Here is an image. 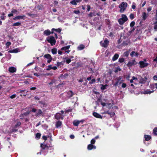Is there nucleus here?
Wrapping results in <instances>:
<instances>
[{"label": "nucleus", "instance_id": "nucleus-1", "mask_svg": "<svg viewBox=\"0 0 157 157\" xmlns=\"http://www.w3.org/2000/svg\"><path fill=\"white\" fill-rule=\"evenodd\" d=\"M47 41L50 43L52 46L55 45L56 43V41L55 37L52 36H48L46 38Z\"/></svg>", "mask_w": 157, "mask_h": 157}, {"label": "nucleus", "instance_id": "nucleus-2", "mask_svg": "<svg viewBox=\"0 0 157 157\" xmlns=\"http://www.w3.org/2000/svg\"><path fill=\"white\" fill-rule=\"evenodd\" d=\"M128 6V4L126 2H122L119 6L120 9V12L123 13L126 9Z\"/></svg>", "mask_w": 157, "mask_h": 157}, {"label": "nucleus", "instance_id": "nucleus-3", "mask_svg": "<svg viewBox=\"0 0 157 157\" xmlns=\"http://www.w3.org/2000/svg\"><path fill=\"white\" fill-rule=\"evenodd\" d=\"M44 57L45 58L48 59V60L47 61V62L48 63H50L51 62L52 59L51 56L49 54H45L44 55Z\"/></svg>", "mask_w": 157, "mask_h": 157}, {"label": "nucleus", "instance_id": "nucleus-4", "mask_svg": "<svg viewBox=\"0 0 157 157\" xmlns=\"http://www.w3.org/2000/svg\"><path fill=\"white\" fill-rule=\"evenodd\" d=\"M139 64L140 65V67L141 68H143L147 67L149 64L148 63H144V62L143 61L139 62Z\"/></svg>", "mask_w": 157, "mask_h": 157}, {"label": "nucleus", "instance_id": "nucleus-5", "mask_svg": "<svg viewBox=\"0 0 157 157\" xmlns=\"http://www.w3.org/2000/svg\"><path fill=\"white\" fill-rule=\"evenodd\" d=\"M136 63L135 60L134 59L132 60L131 61H129L127 65L128 67H131L132 65L136 64Z\"/></svg>", "mask_w": 157, "mask_h": 157}, {"label": "nucleus", "instance_id": "nucleus-6", "mask_svg": "<svg viewBox=\"0 0 157 157\" xmlns=\"http://www.w3.org/2000/svg\"><path fill=\"white\" fill-rule=\"evenodd\" d=\"M40 147L42 148V150H48L49 149L50 147L48 146L46 144H40Z\"/></svg>", "mask_w": 157, "mask_h": 157}, {"label": "nucleus", "instance_id": "nucleus-7", "mask_svg": "<svg viewBox=\"0 0 157 157\" xmlns=\"http://www.w3.org/2000/svg\"><path fill=\"white\" fill-rule=\"evenodd\" d=\"M84 121V120H81L80 121L76 120H75L73 122V125L75 126H78L80 122L83 123Z\"/></svg>", "mask_w": 157, "mask_h": 157}, {"label": "nucleus", "instance_id": "nucleus-8", "mask_svg": "<svg viewBox=\"0 0 157 157\" xmlns=\"http://www.w3.org/2000/svg\"><path fill=\"white\" fill-rule=\"evenodd\" d=\"M93 115L97 118L102 119L103 117L99 114L97 112H94L93 113Z\"/></svg>", "mask_w": 157, "mask_h": 157}, {"label": "nucleus", "instance_id": "nucleus-9", "mask_svg": "<svg viewBox=\"0 0 157 157\" xmlns=\"http://www.w3.org/2000/svg\"><path fill=\"white\" fill-rule=\"evenodd\" d=\"M9 71L11 73H14L16 71V68L13 67H10L9 68Z\"/></svg>", "mask_w": 157, "mask_h": 157}, {"label": "nucleus", "instance_id": "nucleus-10", "mask_svg": "<svg viewBox=\"0 0 157 157\" xmlns=\"http://www.w3.org/2000/svg\"><path fill=\"white\" fill-rule=\"evenodd\" d=\"M61 114L59 113H57L55 115V118L57 120H59L61 118V119H63V117L61 116Z\"/></svg>", "mask_w": 157, "mask_h": 157}, {"label": "nucleus", "instance_id": "nucleus-11", "mask_svg": "<svg viewBox=\"0 0 157 157\" xmlns=\"http://www.w3.org/2000/svg\"><path fill=\"white\" fill-rule=\"evenodd\" d=\"M121 77L119 76L118 78H116V81L114 84V86H117L118 85L119 82L121 81Z\"/></svg>", "mask_w": 157, "mask_h": 157}, {"label": "nucleus", "instance_id": "nucleus-12", "mask_svg": "<svg viewBox=\"0 0 157 157\" xmlns=\"http://www.w3.org/2000/svg\"><path fill=\"white\" fill-rule=\"evenodd\" d=\"M53 32L52 31L51 32L49 29L45 30L44 32V34L46 35V36L49 35L51 33L53 34Z\"/></svg>", "mask_w": 157, "mask_h": 157}, {"label": "nucleus", "instance_id": "nucleus-13", "mask_svg": "<svg viewBox=\"0 0 157 157\" xmlns=\"http://www.w3.org/2000/svg\"><path fill=\"white\" fill-rule=\"evenodd\" d=\"M109 43V41L107 40H105L104 43L102 44V46L105 48L107 47Z\"/></svg>", "mask_w": 157, "mask_h": 157}, {"label": "nucleus", "instance_id": "nucleus-14", "mask_svg": "<svg viewBox=\"0 0 157 157\" xmlns=\"http://www.w3.org/2000/svg\"><path fill=\"white\" fill-rule=\"evenodd\" d=\"M96 146L91 144H89L87 146V149L88 150H90L93 149H95Z\"/></svg>", "mask_w": 157, "mask_h": 157}, {"label": "nucleus", "instance_id": "nucleus-15", "mask_svg": "<svg viewBox=\"0 0 157 157\" xmlns=\"http://www.w3.org/2000/svg\"><path fill=\"white\" fill-rule=\"evenodd\" d=\"M25 17V15H23L22 16H18L15 17L13 18V20H19L20 19H23L24 18V17Z\"/></svg>", "mask_w": 157, "mask_h": 157}, {"label": "nucleus", "instance_id": "nucleus-16", "mask_svg": "<svg viewBox=\"0 0 157 157\" xmlns=\"http://www.w3.org/2000/svg\"><path fill=\"white\" fill-rule=\"evenodd\" d=\"M43 113V112L42 110L40 109H39L37 110L36 116H39L42 115Z\"/></svg>", "mask_w": 157, "mask_h": 157}, {"label": "nucleus", "instance_id": "nucleus-17", "mask_svg": "<svg viewBox=\"0 0 157 157\" xmlns=\"http://www.w3.org/2000/svg\"><path fill=\"white\" fill-rule=\"evenodd\" d=\"M148 14H146L145 12H143L142 13V19L144 21L148 17Z\"/></svg>", "mask_w": 157, "mask_h": 157}, {"label": "nucleus", "instance_id": "nucleus-18", "mask_svg": "<svg viewBox=\"0 0 157 157\" xmlns=\"http://www.w3.org/2000/svg\"><path fill=\"white\" fill-rule=\"evenodd\" d=\"M150 87L151 89L153 90L155 88L157 89V83L151 84L150 85Z\"/></svg>", "mask_w": 157, "mask_h": 157}, {"label": "nucleus", "instance_id": "nucleus-19", "mask_svg": "<svg viewBox=\"0 0 157 157\" xmlns=\"http://www.w3.org/2000/svg\"><path fill=\"white\" fill-rule=\"evenodd\" d=\"M139 55V54L137 52H135V51H132L130 53V56L132 57H133V56L138 57Z\"/></svg>", "mask_w": 157, "mask_h": 157}, {"label": "nucleus", "instance_id": "nucleus-20", "mask_svg": "<svg viewBox=\"0 0 157 157\" xmlns=\"http://www.w3.org/2000/svg\"><path fill=\"white\" fill-rule=\"evenodd\" d=\"M62 124V122L60 121H59L56 123V128H58Z\"/></svg>", "mask_w": 157, "mask_h": 157}, {"label": "nucleus", "instance_id": "nucleus-21", "mask_svg": "<svg viewBox=\"0 0 157 157\" xmlns=\"http://www.w3.org/2000/svg\"><path fill=\"white\" fill-rule=\"evenodd\" d=\"M121 19H122V20L124 21V22L128 20V18L126 16L125 14H122V18Z\"/></svg>", "mask_w": 157, "mask_h": 157}, {"label": "nucleus", "instance_id": "nucleus-22", "mask_svg": "<svg viewBox=\"0 0 157 157\" xmlns=\"http://www.w3.org/2000/svg\"><path fill=\"white\" fill-rule=\"evenodd\" d=\"M144 138H145V140L147 141H148L151 139V136L148 135H145L144 136Z\"/></svg>", "mask_w": 157, "mask_h": 157}, {"label": "nucleus", "instance_id": "nucleus-23", "mask_svg": "<svg viewBox=\"0 0 157 157\" xmlns=\"http://www.w3.org/2000/svg\"><path fill=\"white\" fill-rule=\"evenodd\" d=\"M30 113V112L28 111L27 112L24 113L23 114H21L20 115V117H23L24 116H26L29 115Z\"/></svg>", "mask_w": 157, "mask_h": 157}, {"label": "nucleus", "instance_id": "nucleus-24", "mask_svg": "<svg viewBox=\"0 0 157 157\" xmlns=\"http://www.w3.org/2000/svg\"><path fill=\"white\" fill-rule=\"evenodd\" d=\"M52 32H53L54 31H55L56 32H58L59 33H60L62 30L60 28H59L58 29H55V28H53L52 29Z\"/></svg>", "mask_w": 157, "mask_h": 157}, {"label": "nucleus", "instance_id": "nucleus-25", "mask_svg": "<svg viewBox=\"0 0 157 157\" xmlns=\"http://www.w3.org/2000/svg\"><path fill=\"white\" fill-rule=\"evenodd\" d=\"M67 94L69 95V98H71L73 96V95H74V94L71 90L68 91L67 93Z\"/></svg>", "mask_w": 157, "mask_h": 157}, {"label": "nucleus", "instance_id": "nucleus-26", "mask_svg": "<svg viewBox=\"0 0 157 157\" xmlns=\"http://www.w3.org/2000/svg\"><path fill=\"white\" fill-rule=\"evenodd\" d=\"M119 57V55L117 54H115L112 58V60L113 61L116 60Z\"/></svg>", "mask_w": 157, "mask_h": 157}, {"label": "nucleus", "instance_id": "nucleus-27", "mask_svg": "<svg viewBox=\"0 0 157 157\" xmlns=\"http://www.w3.org/2000/svg\"><path fill=\"white\" fill-rule=\"evenodd\" d=\"M70 45L67 46H66L62 48L61 50H62V51H63V50L66 51V50L70 48Z\"/></svg>", "mask_w": 157, "mask_h": 157}, {"label": "nucleus", "instance_id": "nucleus-28", "mask_svg": "<svg viewBox=\"0 0 157 157\" xmlns=\"http://www.w3.org/2000/svg\"><path fill=\"white\" fill-rule=\"evenodd\" d=\"M153 133L155 136L157 135V127H155L154 128Z\"/></svg>", "mask_w": 157, "mask_h": 157}, {"label": "nucleus", "instance_id": "nucleus-29", "mask_svg": "<svg viewBox=\"0 0 157 157\" xmlns=\"http://www.w3.org/2000/svg\"><path fill=\"white\" fill-rule=\"evenodd\" d=\"M85 48V46L83 44H80L78 47V49L79 50H81Z\"/></svg>", "mask_w": 157, "mask_h": 157}, {"label": "nucleus", "instance_id": "nucleus-30", "mask_svg": "<svg viewBox=\"0 0 157 157\" xmlns=\"http://www.w3.org/2000/svg\"><path fill=\"white\" fill-rule=\"evenodd\" d=\"M41 134L39 133H37L36 134V139L38 140L40 138Z\"/></svg>", "mask_w": 157, "mask_h": 157}, {"label": "nucleus", "instance_id": "nucleus-31", "mask_svg": "<svg viewBox=\"0 0 157 157\" xmlns=\"http://www.w3.org/2000/svg\"><path fill=\"white\" fill-rule=\"evenodd\" d=\"M21 123L20 121H18L17 122L16 124L15 125L14 128H16L17 127L20 126L21 125Z\"/></svg>", "mask_w": 157, "mask_h": 157}, {"label": "nucleus", "instance_id": "nucleus-32", "mask_svg": "<svg viewBox=\"0 0 157 157\" xmlns=\"http://www.w3.org/2000/svg\"><path fill=\"white\" fill-rule=\"evenodd\" d=\"M118 22L120 25H123L124 23V21L122 19L120 18L118 19Z\"/></svg>", "mask_w": 157, "mask_h": 157}, {"label": "nucleus", "instance_id": "nucleus-33", "mask_svg": "<svg viewBox=\"0 0 157 157\" xmlns=\"http://www.w3.org/2000/svg\"><path fill=\"white\" fill-rule=\"evenodd\" d=\"M57 49L56 48H54L52 49V52L53 54H55L57 53Z\"/></svg>", "mask_w": 157, "mask_h": 157}, {"label": "nucleus", "instance_id": "nucleus-34", "mask_svg": "<svg viewBox=\"0 0 157 157\" xmlns=\"http://www.w3.org/2000/svg\"><path fill=\"white\" fill-rule=\"evenodd\" d=\"M146 82V81L144 79V78L141 77L140 79L139 82L141 83H144Z\"/></svg>", "mask_w": 157, "mask_h": 157}, {"label": "nucleus", "instance_id": "nucleus-35", "mask_svg": "<svg viewBox=\"0 0 157 157\" xmlns=\"http://www.w3.org/2000/svg\"><path fill=\"white\" fill-rule=\"evenodd\" d=\"M21 22H17L15 23H14L13 24V26H20L21 25Z\"/></svg>", "mask_w": 157, "mask_h": 157}, {"label": "nucleus", "instance_id": "nucleus-36", "mask_svg": "<svg viewBox=\"0 0 157 157\" xmlns=\"http://www.w3.org/2000/svg\"><path fill=\"white\" fill-rule=\"evenodd\" d=\"M70 3L72 5H77V3L75 0H73L71 1Z\"/></svg>", "mask_w": 157, "mask_h": 157}, {"label": "nucleus", "instance_id": "nucleus-37", "mask_svg": "<svg viewBox=\"0 0 157 157\" xmlns=\"http://www.w3.org/2000/svg\"><path fill=\"white\" fill-rule=\"evenodd\" d=\"M153 91H150V90H147L144 91V94H149L153 92Z\"/></svg>", "mask_w": 157, "mask_h": 157}, {"label": "nucleus", "instance_id": "nucleus-38", "mask_svg": "<svg viewBox=\"0 0 157 157\" xmlns=\"http://www.w3.org/2000/svg\"><path fill=\"white\" fill-rule=\"evenodd\" d=\"M137 80V78L135 77L134 76H133L132 77V79H131L130 80V82L132 83H133V80Z\"/></svg>", "mask_w": 157, "mask_h": 157}, {"label": "nucleus", "instance_id": "nucleus-39", "mask_svg": "<svg viewBox=\"0 0 157 157\" xmlns=\"http://www.w3.org/2000/svg\"><path fill=\"white\" fill-rule=\"evenodd\" d=\"M115 115V113L114 111H111L110 112L109 115L111 117H113L114 115Z\"/></svg>", "mask_w": 157, "mask_h": 157}, {"label": "nucleus", "instance_id": "nucleus-40", "mask_svg": "<svg viewBox=\"0 0 157 157\" xmlns=\"http://www.w3.org/2000/svg\"><path fill=\"white\" fill-rule=\"evenodd\" d=\"M155 25L154 27V29L156 30H157V21L154 23Z\"/></svg>", "mask_w": 157, "mask_h": 157}, {"label": "nucleus", "instance_id": "nucleus-41", "mask_svg": "<svg viewBox=\"0 0 157 157\" xmlns=\"http://www.w3.org/2000/svg\"><path fill=\"white\" fill-rule=\"evenodd\" d=\"M129 54L128 52L126 51L124 53V56L128 57L129 55Z\"/></svg>", "mask_w": 157, "mask_h": 157}, {"label": "nucleus", "instance_id": "nucleus-42", "mask_svg": "<svg viewBox=\"0 0 157 157\" xmlns=\"http://www.w3.org/2000/svg\"><path fill=\"white\" fill-rule=\"evenodd\" d=\"M118 61L120 63H123L124 61V59L123 58H120L119 59Z\"/></svg>", "mask_w": 157, "mask_h": 157}, {"label": "nucleus", "instance_id": "nucleus-43", "mask_svg": "<svg viewBox=\"0 0 157 157\" xmlns=\"http://www.w3.org/2000/svg\"><path fill=\"white\" fill-rule=\"evenodd\" d=\"M5 13H3L2 14V15L1 16V18L2 20H5Z\"/></svg>", "mask_w": 157, "mask_h": 157}, {"label": "nucleus", "instance_id": "nucleus-44", "mask_svg": "<svg viewBox=\"0 0 157 157\" xmlns=\"http://www.w3.org/2000/svg\"><path fill=\"white\" fill-rule=\"evenodd\" d=\"M95 143V140L94 139H92L91 140V141H90V143H91V144H94Z\"/></svg>", "mask_w": 157, "mask_h": 157}, {"label": "nucleus", "instance_id": "nucleus-45", "mask_svg": "<svg viewBox=\"0 0 157 157\" xmlns=\"http://www.w3.org/2000/svg\"><path fill=\"white\" fill-rule=\"evenodd\" d=\"M135 25V22L134 21H132L130 24V26L132 27L134 26Z\"/></svg>", "mask_w": 157, "mask_h": 157}, {"label": "nucleus", "instance_id": "nucleus-46", "mask_svg": "<svg viewBox=\"0 0 157 157\" xmlns=\"http://www.w3.org/2000/svg\"><path fill=\"white\" fill-rule=\"evenodd\" d=\"M55 83V80L54 79L52 80L51 82L48 83V84L50 85H52L53 84V83Z\"/></svg>", "mask_w": 157, "mask_h": 157}, {"label": "nucleus", "instance_id": "nucleus-47", "mask_svg": "<svg viewBox=\"0 0 157 157\" xmlns=\"http://www.w3.org/2000/svg\"><path fill=\"white\" fill-rule=\"evenodd\" d=\"M52 69V65H49L48 66V68L46 69V70L47 71H49Z\"/></svg>", "mask_w": 157, "mask_h": 157}, {"label": "nucleus", "instance_id": "nucleus-48", "mask_svg": "<svg viewBox=\"0 0 157 157\" xmlns=\"http://www.w3.org/2000/svg\"><path fill=\"white\" fill-rule=\"evenodd\" d=\"M16 96V94H13L12 95L10 96V98L11 99H13L15 98Z\"/></svg>", "mask_w": 157, "mask_h": 157}, {"label": "nucleus", "instance_id": "nucleus-49", "mask_svg": "<svg viewBox=\"0 0 157 157\" xmlns=\"http://www.w3.org/2000/svg\"><path fill=\"white\" fill-rule=\"evenodd\" d=\"M106 85H102V86L101 88V89L102 90H104L105 89H106Z\"/></svg>", "mask_w": 157, "mask_h": 157}, {"label": "nucleus", "instance_id": "nucleus-50", "mask_svg": "<svg viewBox=\"0 0 157 157\" xmlns=\"http://www.w3.org/2000/svg\"><path fill=\"white\" fill-rule=\"evenodd\" d=\"M130 18L132 20L134 18V15L132 13H131L129 16Z\"/></svg>", "mask_w": 157, "mask_h": 157}, {"label": "nucleus", "instance_id": "nucleus-51", "mask_svg": "<svg viewBox=\"0 0 157 157\" xmlns=\"http://www.w3.org/2000/svg\"><path fill=\"white\" fill-rule=\"evenodd\" d=\"M95 82V79H93L91 80V82H89V84H92L93 83Z\"/></svg>", "mask_w": 157, "mask_h": 157}, {"label": "nucleus", "instance_id": "nucleus-52", "mask_svg": "<svg viewBox=\"0 0 157 157\" xmlns=\"http://www.w3.org/2000/svg\"><path fill=\"white\" fill-rule=\"evenodd\" d=\"M71 59H67L66 60V63L67 64H69L71 62Z\"/></svg>", "mask_w": 157, "mask_h": 157}, {"label": "nucleus", "instance_id": "nucleus-53", "mask_svg": "<svg viewBox=\"0 0 157 157\" xmlns=\"http://www.w3.org/2000/svg\"><path fill=\"white\" fill-rule=\"evenodd\" d=\"M126 86H127V84L125 83H122V84L121 85L122 87L125 88L126 87Z\"/></svg>", "mask_w": 157, "mask_h": 157}, {"label": "nucleus", "instance_id": "nucleus-54", "mask_svg": "<svg viewBox=\"0 0 157 157\" xmlns=\"http://www.w3.org/2000/svg\"><path fill=\"white\" fill-rule=\"evenodd\" d=\"M11 43L10 42H7L6 43V45L7 47L9 46L10 45H11Z\"/></svg>", "mask_w": 157, "mask_h": 157}, {"label": "nucleus", "instance_id": "nucleus-55", "mask_svg": "<svg viewBox=\"0 0 157 157\" xmlns=\"http://www.w3.org/2000/svg\"><path fill=\"white\" fill-rule=\"evenodd\" d=\"M11 13H16L17 12V10L16 9H13L11 11Z\"/></svg>", "mask_w": 157, "mask_h": 157}, {"label": "nucleus", "instance_id": "nucleus-56", "mask_svg": "<svg viewBox=\"0 0 157 157\" xmlns=\"http://www.w3.org/2000/svg\"><path fill=\"white\" fill-rule=\"evenodd\" d=\"M74 13H75L76 14H78L80 13V12L79 10H75L74 11Z\"/></svg>", "mask_w": 157, "mask_h": 157}, {"label": "nucleus", "instance_id": "nucleus-57", "mask_svg": "<svg viewBox=\"0 0 157 157\" xmlns=\"http://www.w3.org/2000/svg\"><path fill=\"white\" fill-rule=\"evenodd\" d=\"M152 10V8L150 6L147 9V12H149L150 11Z\"/></svg>", "mask_w": 157, "mask_h": 157}, {"label": "nucleus", "instance_id": "nucleus-58", "mask_svg": "<svg viewBox=\"0 0 157 157\" xmlns=\"http://www.w3.org/2000/svg\"><path fill=\"white\" fill-rule=\"evenodd\" d=\"M136 7V6L135 5V3L134 2L133 3L132 5V9H135Z\"/></svg>", "mask_w": 157, "mask_h": 157}, {"label": "nucleus", "instance_id": "nucleus-59", "mask_svg": "<svg viewBox=\"0 0 157 157\" xmlns=\"http://www.w3.org/2000/svg\"><path fill=\"white\" fill-rule=\"evenodd\" d=\"M42 138L43 140L46 141L47 139V137L45 136H42Z\"/></svg>", "mask_w": 157, "mask_h": 157}, {"label": "nucleus", "instance_id": "nucleus-60", "mask_svg": "<svg viewBox=\"0 0 157 157\" xmlns=\"http://www.w3.org/2000/svg\"><path fill=\"white\" fill-rule=\"evenodd\" d=\"M34 99L35 100H40V97H39L37 96H35L34 97Z\"/></svg>", "mask_w": 157, "mask_h": 157}, {"label": "nucleus", "instance_id": "nucleus-61", "mask_svg": "<svg viewBox=\"0 0 157 157\" xmlns=\"http://www.w3.org/2000/svg\"><path fill=\"white\" fill-rule=\"evenodd\" d=\"M62 64V62H57V66L58 67H59Z\"/></svg>", "mask_w": 157, "mask_h": 157}, {"label": "nucleus", "instance_id": "nucleus-62", "mask_svg": "<svg viewBox=\"0 0 157 157\" xmlns=\"http://www.w3.org/2000/svg\"><path fill=\"white\" fill-rule=\"evenodd\" d=\"M36 110H37L36 109L34 108H33L32 110V112H35Z\"/></svg>", "mask_w": 157, "mask_h": 157}, {"label": "nucleus", "instance_id": "nucleus-63", "mask_svg": "<svg viewBox=\"0 0 157 157\" xmlns=\"http://www.w3.org/2000/svg\"><path fill=\"white\" fill-rule=\"evenodd\" d=\"M153 79L155 80H157V75H154L153 77Z\"/></svg>", "mask_w": 157, "mask_h": 157}, {"label": "nucleus", "instance_id": "nucleus-64", "mask_svg": "<svg viewBox=\"0 0 157 157\" xmlns=\"http://www.w3.org/2000/svg\"><path fill=\"white\" fill-rule=\"evenodd\" d=\"M72 110V109H68L66 111H65V112L66 113H67V112H71Z\"/></svg>", "mask_w": 157, "mask_h": 157}]
</instances>
